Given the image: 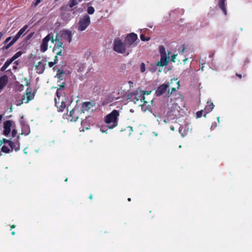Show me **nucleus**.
I'll return each mask as SVG.
<instances>
[{
    "mask_svg": "<svg viewBox=\"0 0 252 252\" xmlns=\"http://www.w3.org/2000/svg\"><path fill=\"white\" fill-rule=\"evenodd\" d=\"M50 41L53 43L55 42V45L53 48V52L63 49V43L61 39L58 38V33H56L55 34L54 32H51L42 39L40 47L41 52H44L47 50L48 42Z\"/></svg>",
    "mask_w": 252,
    "mask_h": 252,
    "instance_id": "obj_1",
    "label": "nucleus"
},
{
    "mask_svg": "<svg viewBox=\"0 0 252 252\" xmlns=\"http://www.w3.org/2000/svg\"><path fill=\"white\" fill-rule=\"evenodd\" d=\"M64 83H63L60 86L56 92V97L55 98V105L58 109L59 112H63L66 107V105L64 100L65 94L63 92V89L64 88Z\"/></svg>",
    "mask_w": 252,
    "mask_h": 252,
    "instance_id": "obj_2",
    "label": "nucleus"
},
{
    "mask_svg": "<svg viewBox=\"0 0 252 252\" xmlns=\"http://www.w3.org/2000/svg\"><path fill=\"white\" fill-rule=\"evenodd\" d=\"M119 115L118 110H113L104 117V122L107 125L108 128L112 129L118 126Z\"/></svg>",
    "mask_w": 252,
    "mask_h": 252,
    "instance_id": "obj_3",
    "label": "nucleus"
},
{
    "mask_svg": "<svg viewBox=\"0 0 252 252\" xmlns=\"http://www.w3.org/2000/svg\"><path fill=\"white\" fill-rule=\"evenodd\" d=\"M82 111H81V109L78 107H75L70 111L69 115L67 114L64 115L63 118L71 122H75L79 118H80L82 120L81 124L83 125L84 117H82Z\"/></svg>",
    "mask_w": 252,
    "mask_h": 252,
    "instance_id": "obj_4",
    "label": "nucleus"
},
{
    "mask_svg": "<svg viewBox=\"0 0 252 252\" xmlns=\"http://www.w3.org/2000/svg\"><path fill=\"white\" fill-rule=\"evenodd\" d=\"M96 103L94 101H86L83 102L82 104V109L81 111H82V114L85 112H92L96 109Z\"/></svg>",
    "mask_w": 252,
    "mask_h": 252,
    "instance_id": "obj_5",
    "label": "nucleus"
},
{
    "mask_svg": "<svg viewBox=\"0 0 252 252\" xmlns=\"http://www.w3.org/2000/svg\"><path fill=\"white\" fill-rule=\"evenodd\" d=\"M91 23L90 18L87 14L85 15L80 19L79 22L78 30L80 31H84L90 25Z\"/></svg>",
    "mask_w": 252,
    "mask_h": 252,
    "instance_id": "obj_6",
    "label": "nucleus"
},
{
    "mask_svg": "<svg viewBox=\"0 0 252 252\" xmlns=\"http://www.w3.org/2000/svg\"><path fill=\"white\" fill-rule=\"evenodd\" d=\"M114 50L119 53L125 52V44L122 42L120 39H116L114 42Z\"/></svg>",
    "mask_w": 252,
    "mask_h": 252,
    "instance_id": "obj_7",
    "label": "nucleus"
},
{
    "mask_svg": "<svg viewBox=\"0 0 252 252\" xmlns=\"http://www.w3.org/2000/svg\"><path fill=\"white\" fill-rule=\"evenodd\" d=\"M34 97V93H32L31 89L28 88L26 90V93L25 95L23 96V98L22 99V102L20 104L23 103H28L30 101L32 100L33 99Z\"/></svg>",
    "mask_w": 252,
    "mask_h": 252,
    "instance_id": "obj_8",
    "label": "nucleus"
},
{
    "mask_svg": "<svg viewBox=\"0 0 252 252\" xmlns=\"http://www.w3.org/2000/svg\"><path fill=\"white\" fill-rule=\"evenodd\" d=\"M61 36L62 39L66 40L69 43H70L72 40V33L71 32L68 30H65L61 31Z\"/></svg>",
    "mask_w": 252,
    "mask_h": 252,
    "instance_id": "obj_9",
    "label": "nucleus"
},
{
    "mask_svg": "<svg viewBox=\"0 0 252 252\" xmlns=\"http://www.w3.org/2000/svg\"><path fill=\"white\" fill-rule=\"evenodd\" d=\"M170 52H168L167 56H160V59L156 63V65L158 66H164L166 65L169 62V54Z\"/></svg>",
    "mask_w": 252,
    "mask_h": 252,
    "instance_id": "obj_10",
    "label": "nucleus"
},
{
    "mask_svg": "<svg viewBox=\"0 0 252 252\" xmlns=\"http://www.w3.org/2000/svg\"><path fill=\"white\" fill-rule=\"evenodd\" d=\"M46 65V61H39L37 63V64L35 65L36 72L38 74L42 73L45 68V65Z\"/></svg>",
    "mask_w": 252,
    "mask_h": 252,
    "instance_id": "obj_11",
    "label": "nucleus"
},
{
    "mask_svg": "<svg viewBox=\"0 0 252 252\" xmlns=\"http://www.w3.org/2000/svg\"><path fill=\"white\" fill-rule=\"evenodd\" d=\"M19 136L18 135L16 140H14L13 141H11L9 142V147L10 149L15 151L17 152L20 150V143L19 142Z\"/></svg>",
    "mask_w": 252,
    "mask_h": 252,
    "instance_id": "obj_12",
    "label": "nucleus"
},
{
    "mask_svg": "<svg viewBox=\"0 0 252 252\" xmlns=\"http://www.w3.org/2000/svg\"><path fill=\"white\" fill-rule=\"evenodd\" d=\"M169 87L168 84H163L159 86L156 91V94L158 96L162 95L166 92L167 89Z\"/></svg>",
    "mask_w": 252,
    "mask_h": 252,
    "instance_id": "obj_13",
    "label": "nucleus"
},
{
    "mask_svg": "<svg viewBox=\"0 0 252 252\" xmlns=\"http://www.w3.org/2000/svg\"><path fill=\"white\" fill-rule=\"evenodd\" d=\"M12 126V122L10 120H7L3 123V133L4 135L7 136L11 131V127Z\"/></svg>",
    "mask_w": 252,
    "mask_h": 252,
    "instance_id": "obj_14",
    "label": "nucleus"
},
{
    "mask_svg": "<svg viewBox=\"0 0 252 252\" xmlns=\"http://www.w3.org/2000/svg\"><path fill=\"white\" fill-rule=\"evenodd\" d=\"M137 38L138 37L136 34L134 33H131L126 36V40L128 43L129 45H131L134 43Z\"/></svg>",
    "mask_w": 252,
    "mask_h": 252,
    "instance_id": "obj_15",
    "label": "nucleus"
},
{
    "mask_svg": "<svg viewBox=\"0 0 252 252\" xmlns=\"http://www.w3.org/2000/svg\"><path fill=\"white\" fill-rule=\"evenodd\" d=\"M8 82V77L6 75H4L0 77V90L7 85Z\"/></svg>",
    "mask_w": 252,
    "mask_h": 252,
    "instance_id": "obj_16",
    "label": "nucleus"
},
{
    "mask_svg": "<svg viewBox=\"0 0 252 252\" xmlns=\"http://www.w3.org/2000/svg\"><path fill=\"white\" fill-rule=\"evenodd\" d=\"M28 26L25 25L22 29H21L16 35L13 38V39L16 42L17 40L24 34L25 31L28 29Z\"/></svg>",
    "mask_w": 252,
    "mask_h": 252,
    "instance_id": "obj_17",
    "label": "nucleus"
},
{
    "mask_svg": "<svg viewBox=\"0 0 252 252\" xmlns=\"http://www.w3.org/2000/svg\"><path fill=\"white\" fill-rule=\"evenodd\" d=\"M214 106H214L213 103H212V102L210 103V102H208L207 105L205 106L204 110V114L203 115V116L204 117H206V114L209 113L211 111H212V110L214 109Z\"/></svg>",
    "mask_w": 252,
    "mask_h": 252,
    "instance_id": "obj_18",
    "label": "nucleus"
},
{
    "mask_svg": "<svg viewBox=\"0 0 252 252\" xmlns=\"http://www.w3.org/2000/svg\"><path fill=\"white\" fill-rule=\"evenodd\" d=\"M225 0H218V5L219 7L223 11L224 15H226L227 11L225 6Z\"/></svg>",
    "mask_w": 252,
    "mask_h": 252,
    "instance_id": "obj_19",
    "label": "nucleus"
},
{
    "mask_svg": "<svg viewBox=\"0 0 252 252\" xmlns=\"http://www.w3.org/2000/svg\"><path fill=\"white\" fill-rule=\"evenodd\" d=\"M151 91H143L142 92V95H139V97H140V99L141 101V102H143V104L145 105L147 103H148V102L145 100V97L144 96V95H149L151 94Z\"/></svg>",
    "mask_w": 252,
    "mask_h": 252,
    "instance_id": "obj_20",
    "label": "nucleus"
},
{
    "mask_svg": "<svg viewBox=\"0 0 252 252\" xmlns=\"http://www.w3.org/2000/svg\"><path fill=\"white\" fill-rule=\"evenodd\" d=\"M12 62L11 61L10 59H8L4 63L3 66L1 67L0 70L1 71H4L12 63Z\"/></svg>",
    "mask_w": 252,
    "mask_h": 252,
    "instance_id": "obj_21",
    "label": "nucleus"
},
{
    "mask_svg": "<svg viewBox=\"0 0 252 252\" xmlns=\"http://www.w3.org/2000/svg\"><path fill=\"white\" fill-rule=\"evenodd\" d=\"M1 151L5 154H9L12 152V150L10 149V147H9L7 146L3 145L1 148Z\"/></svg>",
    "mask_w": 252,
    "mask_h": 252,
    "instance_id": "obj_22",
    "label": "nucleus"
},
{
    "mask_svg": "<svg viewBox=\"0 0 252 252\" xmlns=\"http://www.w3.org/2000/svg\"><path fill=\"white\" fill-rule=\"evenodd\" d=\"M22 54V52L21 51H18L10 59H9L12 62L15 61L16 59L20 57Z\"/></svg>",
    "mask_w": 252,
    "mask_h": 252,
    "instance_id": "obj_23",
    "label": "nucleus"
},
{
    "mask_svg": "<svg viewBox=\"0 0 252 252\" xmlns=\"http://www.w3.org/2000/svg\"><path fill=\"white\" fill-rule=\"evenodd\" d=\"M15 42H16V41L13 39H12V40L8 44H7V45H4L2 47V49L7 50V49H9Z\"/></svg>",
    "mask_w": 252,
    "mask_h": 252,
    "instance_id": "obj_24",
    "label": "nucleus"
},
{
    "mask_svg": "<svg viewBox=\"0 0 252 252\" xmlns=\"http://www.w3.org/2000/svg\"><path fill=\"white\" fill-rule=\"evenodd\" d=\"M79 2L77 0H69L68 6L70 8H72L73 6L77 5Z\"/></svg>",
    "mask_w": 252,
    "mask_h": 252,
    "instance_id": "obj_25",
    "label": "nucleus"
},
{
    "mask_svg": "<svg viewBox=\"0 0 252 252\" xmlns=\"http://www.w3.org/2000/svg\"><path fill=\"white\" fill-rule=\"evenodd\" d=\"M30 131V128L28 126H25L22 128V134H25V135H27L29 134Z\"/></svg>",
    "mask_w": 252,
    "mask_h": 252,
    "instance_id": "obj_26",
    "label": "nucleus"
},
{
    "mask_svg": "<svg viewBox=\"0 0 252 252\" xmlns=\"http://www.w3.org/2000/svg\"><path fill=\"white\" fill-rule=\"evenodd\" d=\"M159 53H160V56H161V55L167 56L166 54L165 49L164 47V46H159Z\"/></svg>",
    "mask_w": 252,
    "mask_h": 252,
    "instance_id": "obj_27",
    "label": "nucleus"
},
{
    "mask_svg": "<svg viewBox=\"0 0 252 252\" xmlns=\"http://www.w3.org/2000/svg\"><path fill=\"white\" fill-rule=\"evenodd\" d=\"M10 141L11 140L2 138V139L0 140V147L3 144H8L9 145V142H10Z\"/></svg>",
    "mask_w": 252,
    "mask_h": 252,
    "instance_id": "obj_28",
    "label": "nucleus"
},
{
    "mask_svg": "<svg viewBox=\"0 0 252 252\" xmlns=\"http://www.w3.org/2000/svg\"><path fill=\"white\" fill-rule=\"evenodd\" d=\"M94 8L92 6H89L87 8V12L89 14H93L94 12Z\"/></svg>",
    "mask_w": 252,
    "mask_h": 252,
    "instance_id": "obj_29",
    "label": "nucleus"
},
{
    "mask_svg": "<svg viewBox=\"0 0 252 252\" xmlns=\"http://www.w3.org/2000/svg\"><path fill=\"white\" fill-rule=\"evenodd\" d=\"M140 39L142 41H149L150 39V37H145V35L143 34H141L140 35Z\"/></svg>",
    "mask_w": 252,
    "mask_h": 252,
    "instance_id": "obj_30",
    "label": "nucleus"
},
{
    "mask_svg": "<svg viewBox=\"0 0 252 252\" xmlns=\"http://www.w3.org/2000/svg\"><path fill=\"white\" fill-rule=\"evenodd\" d=\"M204 112V110H201L196 112V117L197 118H200L203 115V112Z\"/></svg>",
    "mask_w": 252,
    "mask_h": 252,
    "instance_id": "obj_31",
    "label": "nucleus"
},
{
    "mask_svg": "<svg viewBox=\"0 0 252 252\" xmlns=\"http://www.w3.org/2000/svg\"><path fill=\"white\" fill-rule=\"evenodd\" d=\"M146 70V67L144 63H142L140 65V70L142 72H144Z\"/></svg>",
    "mask_w": 252,
    "mask_h": 252,
    "instance_id": "obj_32",
    "label": "nucleus"
},
{
    "mask_svg": "<svg viewBox=\"0 0 252 252\" xmlns=\"http://www.w3.org/2000/svg\"><path fill=\"white\" fill-rule=\"evenodd\" d=\"M176 91V88L175 87H172L171 88V91L169 90L168 92V97H169L173 92H175Z\"/></svg>",
    "mask_w": 252,
    "mask_h": 252,
    "instance_id": "obj_33",
    "label": "nucleus"
},
{
    "mask_svg": "<svg viewBox=\"0 0 252 252\" xmlns=\"http://www.w3.org/2000/svg\"><path fill=\"white\" fill-rule=\"evenodd\" d=\"M63 49H61V50H57V52H56V55L58 56H63Z\"/></svg>",
    "mask_w": 252,
    "mask_h": 252,
    "instance_id": "obj_34",
    "label": "nucleus"
},
{
    "mask_svg": "<svg viewBox=\"0 0 252 252\" xmlns=\"http://www.w3.org/2000/svg\"><path fill=\"white\" fill-rule=\"evenodd\" d=\"M173 80L174 81H176V84L177 85V89H179V87H180V82L179 81H177V79H172L171 81V82H172Z\"/></svg>",
    "mask_w": 252,
    "mask_h": 252,
    "instance_id": "obj_35",
    "label": "nucleus"
},
{
    "mask_svg": "<svg viewBox=\"0 0 252 252\" xmlns=\"http://www.w3.org/2000/svg\"><path fill=\"white\" fill-rule=\"evenodd\" d=\"M17 134V132L16 130L15 129H13L12 131V136L13 137H14L16 136Z\"/></svg>",
    "mask_w": 252,
    "mask_h": 252,
    "instance_id": "obj_36",
    "label": "nucleus"
},
{
    "mask_svg": "<svg viewBox=\"0 0 252 252\" xmlns=\"http://www.w3.org/2000/svg\"><path fill=\"white\" fill-rule=\"evenodd\" d=\"M215 55V51H212L209 52V56L210 58H213Z\"/></svg>",
    "mask_w": 252,
    "mask_h": 252,
    "instance_id": "obj_37",
    "label": "nucleus"
},
{
    "mask_svg": "<svg viewBox=\"0 0 252 252\" xmlns=\"http://www.w3.org/2000/svg\"><path fill=\"white\" fill-rule=\"evenodd\" d=\"M56 64V62H50L48 63V65L50 67H53Z\"/></svg>",
    "mask_w": 252,
    "mask_h": 252,
    "instance_id": "obj_38",
    "label": "nucleus"
},
{
    "mask_svg": "<svg viewBox=\"0 0 252 252\" xmlns=\"http://www.w3.org/2000/svg\"><path fill=\"white\" fill-rule=\"evenodd\" d=\"M11 38H12V37H11V36H9V37H7V38L5 40V41H4V42H3V43H4V44H6L8 42V41H9L11 40Z\"/></svg>",
    "mask_w": 252,
    "mask_h": 252,
    "instance_id": "obj_39",
    "label": "nucleus"
},
{
    "mask_svg": "<svg viewBox=\"0 0 252 252\" xmlns=\"http://www.w3.org/2000/svg\"><path fill=\"white\" fill-rule=\"evenodd\" d=\"M177 55L176 54H174L172 56H171V61H172L173 62H175V59H176V57Z\"/></svg>",
    "mask_w": 252,
    "mask_h": 252,
    "instance_id": "obj_40",
    "label": "nucleus"
},
{
    "mask_svg": "<svg viewBox=\"0 0 252 252\" xmlns=\"http://www.w3.org/2000/svg\"><path fill=\"white\" fill-rule=\"evenodd\" d=\"M24 80V81H25V85L29 86V83L28 82V80L26 78H25Z\"/></svg>",
    "mask_w": 252,
    "mask_h": 252,
    "instance_id": "obj_41",
    "label": "nucleus"
},
{
    "mask_svg": "<svg viewBox=\"0 0 252 252\" xmlns=\"http://www.w3.org/2000/svg\"><path fill=\"white\" fill-rule=\"evenodd\" d=\"M58 56L57 55H56L55 57L54 62H56V64L58 63Z\"/></svg>",
    "mask_w": 252,
    "mask_h": 252,
    "instance_id": "obj_42",
    "label": "nucleus"
},
{
    "mask_svg": "<svg viewBox=\"0 0 252 252\" xmlns=\"http://www.w3.org/2000/svg\"><path fill=\"white\" fill-rule=\"evenodd\" d=\"M236 76L239 77L240 79L242 78V76L241 74H238L237 73H236Z\"/></svg>",
    "mask_w": 252,
    "mask_h": 252,
    "instance_id": "obj_43",
    "label": "nucleus"
},
{
    "mask_svg": "<svg viewBox=\"0 0 252 252\" xmlns=\"http://www.w3.org/2000/svg\"><path fill=\"white\" fill-rule=\"evenodd\" d=\"M40 2V0H36L35 2L34 3V5H37Z\"/></svg>",
    "mask_w": 252,
    "mask_h": 252,
    "instance_id": "obj_44",
    "label": "nucleus"
},
{
    "mask_svg": "<svg viewBox=\"0 0 252 252\" xmlns=\"http://www.w3.org/2000/svg\"><path fill=\"white\" fill-rule=\"evenodd\" d=\"M170 128L172 131H174L175 130V128H174V127L173 126H171L170 127Z\"/></svg>",
    "mask_w": 252,
    "mask_h": 252,
    "instance_id": "obj_45",
    "label": "nucleus"
},
{
    "mask_svg": "<svg viewBox=\"0 0 252 252\" xmlns=\"http://www.w3.org/2000/svg\"><path fill=\"white\" fill-rule=\"evenodd\" d=\"M2 118H3V115H0V123L1 122Z\"/></svg>",
    "mask_w": 252,
    "mask_h": 252,
    "instance_id": "obj_46",
    "label": "nucleus"
},
{
    "mask_svg": "<svg viewBox=\"0 0 252 252\" xmlns=\"http://www.w3.org/2000/svg\"><path fill=\"white\" fill-rule=\"evenodd\" d=\"M63 73V71L61 72L60 69H58V74H61V73Z\"/></svg>",
    "mask_w": 252,
    "mask_h": 252,
    "instance_id": "obj_47",
    "label": "nucleus"
},
{
    "mask_svg": "<svg viewBox=\"0 0 252 252\" xmlns=\"http://www.w3.org/2000/svg\"><path fill=\"white\" fill-rule=\"evenodd\" d=\"M23 88H24V86L23 85H20V91L21 90H23Z\"/></svg>",
    "mask_w": 252,
    "mask_h": 252,
    "instance_id": "obj_48",
    "label": "nucleus"
},
{
    "mask_svg": "<svg viewBox=\"0 0 252 252\" xmlns=\"http://www.w3.org/2000/svg\"><path fill=\"white\" fill-rule=\"evenodd\" d=\"M89 198L90 199H91H91H93V195L91 194L90 195L89 197Z\"/></svg>",
    "mask_w": 252,
    "mask_h": 252,
    "instance_id": "obj_49",
    "label": "nucleus"
},
{
    "mask_svg": "<svg viewBox=\"0 0 252 252\" xmlns=\"http://www.w3.org/2000/svg\"><path fill=\"white\" fill-rule=\"evenodd\" d=\"M10 227L11 229H13L15 227V225L14 224H12V225H11Z\"/></svg>",
    "mask_w": 252,
    "mask_h": 252,
    "instance_id": "obj_50",
    "label": "nucleus"
},
{
    "mask_svg": "<svg viewBox=\"0 0 252 252\" xmlns=\"http://www.w3.org/2000/svg\"><path fill=\"white\" fill-rule=\"evenodd\" d=\"M11 234H12V235H14L15 234V231H12V232H11Z\"/></svg>",
    "mask_w": 252,
    "mask_h": 252,
    "instance_id": "obj_51",
    "label": "nucleus"
},
{
    "mask_svg": "<svg viewBox=\"0 0 252 252\" xmlns=\"http://www.w3.org/2000/svg\"><path fill=\"white\" fill-rule=\"evenodd\" d=\"M32 34H30L28 36H29V38L30 37H31L32 36Z\"/></svg>",
    "mask_w": 252,
    "mask_h": 252,
    "instance_id": "obj_52",
    "label": "nucleus"
},
{
    "mask_svg": "<svg viewBox=\"0 0 252 252\" xmlns=\"http://www.w3.org/2000/svg\"><path fill=\"white\" fill-rule=\"evenodd\" d=\"M127 200H128V201H131V198H128L127 199Z\"/></svg>",
    "mask_w": 252,
    "mask_h": 252,
    "instance_id": "obj_53",
    "label": "nucleus"
},
{
    "mask_svg": "<svg viewBox=\"0 0 252 252\" xmlns=\"http://www.w3.org/2000/svg\"><path fill=\"white\" fill-rule=\"evenodd\" d=\"M83 0H77V1L79 2H80L82 1Z\"/></svg>",
    "mask_w": 252,
    "mask_h": 252,
    "instance_id": "obj_54",
    "label": "nucleus"
},
{
    "mask_svg": "<svg viewBox=\"0 0 252 252\" xmlns=\"http://www.w3.org/2000/svg\"><path fill=\"white\" fill-rule=\"evenodd\" d=\"M219 120H220V117H218V118H217V120H218V121L219 122Z\"/></svg>",
    "mask_w": 252,
    "mask_h": 252,
    "instance_id": "obj_55",
    "label": "nucleus"
},
{
    "mask_svg": "<svg viewBox=\"0 0 252 252\" xmlns=\"http://www.w3.org/2000/svg\"><path fill=\"white\" fill-rule=\"evenodd\" d=\"M101 131H102V132H105V131H104L103 129H101Z\"/></svg>",
    "mask_w": 252,
    "mask_h": 252,
    "instance_id": "obj_56",
    "label": "nucleus"
},
{
    "mask_svg": "<svg viewBox=\"0 0 252 252\" xmlns=\"http://www.w3.org/2000/svg\"><path fill=\"white\" fill-rule=\"evenodd\" d=\"M128 83H129V84L132 83V82H131V81H129V82H128Z\"/></svg>",
    "mask_w": 252,
    "mask_h": 252,
    "instance_id": "obj_57",
    "label": "nucleus"
},
{
    "mask_svg": "<svg viewBox=\"0 0 252 252\" xmlns=\"http://www.w3.org/2000/svg\"><path fill=\"white\" fill-rule=\"evenodd\" d=\"M65 182H67V178H66V179H65Z\"/></svg>",
    "mask_w": 252,
    "mask_h": 252,
    "instance_id": "obj_58",
    "label": "nucleus"
},
{
    "mask_svg": "<svg viewBox=\"0 0 252 252\" xmlns=\"http://www.w3.org/2000/svg\"><path fill=\"white\" fill-rule=\"evenodd\" d=\"M14 63L17 64V61L15 62Z\"/></svg>",
    "mask_w": 252,
    "mask_h": 252,
    "instance_id": "obj_59",
    "label": "nucleus"
},
{
    "mask_svg": "<svg viewBox=\"0 0 252 252\" xmlns=\"http://www.w3.org/2000/svg\"><path fill=\"white\" fill-rule=\"evenodd\" d=\"M13 68H14V69H16V68H17V67L16 66H14Z\"/></svg>",
    "mask_w": 252,
    "mask_h": 252,
    "instance_id": "obj_60",
    "label": "nucleus"
},
{
    "mask_svg": "<svg viewBox=\"0 0 252 252\" xmlns=\"http://www.w3.org/2000/svg\"><path fill=\"white\" fill-rule=\"evenodd\" d=\"M201 69H202V70H203V66H202V67H201Z\"/></svg>",
    "mask_w": 252,
    "mask_h": 252,
    "instance_id": "obj_61",
    "label": "nucleus"
}]
</instances>
